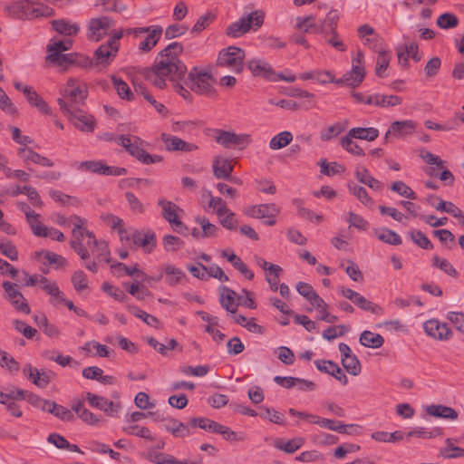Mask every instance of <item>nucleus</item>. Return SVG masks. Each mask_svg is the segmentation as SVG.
Here are the masks:
<instances>
[{
    "instance_id": "obj_1",
    "label": "nucleus",
    "mask_w": 464,
    "mask_h": 464,
    "mask_svg": "<svg viewBox=\"0 0 464 464\" xmlns=\"http://www.w3.org/2000/svg\"><path fill=\"white\" fill-rule=\"evenodd\" d=\"M182 53L183 45L180 43H171L159 53L150 68L143 69V76L160 89L166 86L167 78L172 82L183 79L187 66L179 58Z\"/></svg>"
},
{
    "instance_id": "obj_2",
    "label": "nucleus",
    "mask_w": 464,
    "mask_h": 464,
    "mask_svg": "<svg viewBox=\"0 0 464 464\" xmlns=\"http://www.w3.org/2000/svg\"><path fill=\"white\" fill-rule=\"evenodd\" d=\"M87 96V88L76 85V81L70 79L67 82V86L63 91V97L58 99V104L63 114L66 116L78 109H82L85 104Z\"/></svg>"
},
{
    "instance_id": "obj_3",
    "label": "nucleus",
    "mask_w": 464,
    "mask_h": 464,
    "mask_svg": "<svg viewBox=\"0 0 464 464\" xmlns=\"http://www.w3.org/2000/svg\"><path fill=\"white\" fill-rule=\"evenodd\" d=\"M124 30L114 31L107 42L101 44L93 53L94 67L98 71L107 68L116 58L120 50V40L122 38Z\"/></svg>"
},
{
    "instance_id": "obj_4",
    "label": "nucleus",
    "mask_w": 464,
    "mask_h": 464,
    "mask_svg": "<svg viewBox=\"0 0 464 464\" xmlns=\"http://www.w3.org/2000/svg\"><path fill=\"white\" fill-rule=\"evenodd\" d=\"M184 82L192 92L199 95H205L209 98L218 96L217 90L213 86L215 79L208 72L198 71L197 68H194L188 72Z\"/></svg>"
},
{
    "instance_id": "obj_5",
    "label": "nucleus",
    "mask_w": 464,
    "mask_h": 464,
    "mask_svg": "<svg viewBox=\"0 0 464 464\" xmlns=\"http://www.w3.org/2000/svg\"><path fill=\"white\" fill-rule=\"evenodd\" d=\"M245 51L237 46L222 49L217 59V65L227 67L235 72L240 73L244 69Z\"/></svg>"
},
{
    "instance_id": "obj_6",
    "label": "nucleus",
    "mask_w": 464,
    "mask_h": 464,
    "mask_svg": "<svg viewBox=\"0 0 464 464\" xmlns=\"http://www.w3.org/2000/svg\"><path fill=\"white\" fill-rule=\"evenodd\" d=\"M127 34L139 37L142 34H147L146 38L140 43L139 50L142 53L150 52L160 41L163 28L160 25H150L145 27L128 28L124 30Z\"/></svg>"
},
{
    "instance_id": "obj_7",
    "label": "nucleus",
    "mask_w": 464,
    "mask_h": 464,
    "mask_svg": "<svg viewBox=\"0 0 464 464\" xmlns=\"http://www.w3.org/2000/svg\"><path fill=\"white\" fill-rule=\"evenodd\" d=\"M115 24V21L110 16H100L90 19L87 24L86 36L90 41L99 42L104 36L111 35L114 31L109 33Z\"/></svg>"
},
{
    "instance_id": "obj_8",
    "label": "nucleus",
    "mask_w": 464,
    "mask_h": 464,
    "mask_svg": "<svg viewBox=\"0 0 464 464\" xmlns=\"http://www.w3.org/2000/svg\"><path fill=\"white\" fill-rule=\"evenodd\" d=\"M5 290V298L13 305L18 312L29 314L31 313L28 302L19 290L18 285L9 281H5L2 284Z\"/></svg>"
},
{
    "instance_id": "obj_9",
    "label": "nucleus",
    "mask_w": 464,
    "mask_h": 464,
    "mask_svg": "<svg viewBox=\"0 0 464 464\" xmlns=\"http://www.w3.org/2000/svg\"><path fill=\"white\" fill-rule=\"evenodd\" d=\"M72 42L71 40L63 41H51L47 45V56L45 57L46 63L52 65L63 66L62 57L66 56L62 52L71 49Z\"/></svg>"
},
{
    "instance_id": "obj_10",
    "label": "nucleus",
    "mask_w": 464,
    "mask_h": 464,
    "mask_svg": "<svg viewBox=\"0 0 464 464\" xmlns=\"http://www.w3.org/2000/svg\"><path fill=\"white\" fill-rule=\"evenodd\" d=\"M143 143V140L137 137L133 136V141L130 146L125 149L132 157L136 158L139 161L143 164H154L158 162H161L163 160L162 156L160 155H150L144 149L140 147Z\"/></svg>"
},
{
    "instance_id": "obj_11",
    "label": "nucleus",
    "mask_w": 464,
    "mask_h": 464,
    "mask_svg": "<svg viewBox=\"0 0 464 464\" xmlns=\"http://www.w3.org/2000/svg\"><path fill=\"white\" fill-rule=\"evenodd\" d=\"M86 399L92 407L104 411L111 417L115 416L121 408L120 402H113L105 397L99 396L92 392L86 393Z\"/></svg>"
},
{
    "instance_id": "obj_12",
    "label": "nucleus",
    "mask_w": 464,
    "mask_h": 464,
    "mask_svg": "<svg viewBox=\"0 0 464 464\" xmlns=\"http://www.w3.org/2000/svg\"><path fill=\"white\" fill-rule=\"evenodd\" d=\"M425 333L438 340H447L452 335L451 330L446 323H440L437 319H430L423 324Z\"/></svg>"
},
{
    "instance_id": "obj_13",
    "label": "nucleus",
    "mask_w": 464,
    "mask_h": 464,
    "mask_svg": "<svg viewBox=\"0 0 464 464\" xmlns=\"http://www.w3.org/2000/svg\"><path fill=\"white\" fill-rule=\"evenodd\" d=\"M65 117L73 121L74 126L81 131L92 132L94 130V118L82 109H78Z\"/></svg>"
},
{
    "instance_id": "obj_14",
    "label": "nucleus",
    "mask_w": 464,
    "mask_h": 464,
    "mask_svg": "<svg viewBox=\"0 0 464 464\" xmlns=\"http://www.w3.org/2000/svg\"><path fill=\"white\" fill-rule=\"evenodd\" d=\"M32 0H16L5 7L7 15L20 20L30 19Z\"/></svg>"
},
{
    "instance_id": "obj_15",
    "label": "nucleus",
    "mask_w": 464,
    "mask_h": 464,
    "mask_svg": "<svg viewBox=\"0 0 464 464\" xmlns=\"http://www.w3.org/2000/svg\"><path fill=\"white\" fill-rule=\"evenodd\" d=\"M161 140L165 144L166 150L169 151L190 152L198 150V146L196 144L187 142L176 136H170L166 133H162Z\"/></svg>"
},
{
    "instance_id": "obj_16",
    "label": "nucleus",
    "mask_w": 464,
    "mask_h": 464,
    "mask_svg": "<svg viewBox=\"0 0 464 464\" xmlns=\"http://www.w3.org/2000/svg\"><path fill=\"white\" fill-rule=\"evenodd\" d=\"M52 29L59 34L72 37L79 34L81 26L78 23L72 22L68 19H55L50 22Z\"/></svg>"
},
{
    "instance_id": "obj_17",
    "label": "nucleus",
    "mask_w": 464,
    "mask_h": 464,
    "mask_svg": "<svg viewBox=\"0 0 464 464\" xmlns=\"http://www.w3.org/2000/svg\"><path fill=\"white\" fill-rule=\"evenodd\" d=\"M245 213L254 218H266L277 216L280 208L275 203L259 204L248 208Z\"/></svg>"
},
{
    "instance_id": "obj_18",
    "label": "nucleus",
    "mask_w": 464,
    "mask_h": 464,
    "mask_svg": "<svg viewBox=\"0 0 464 464\" xmlns=\"http://www.w3.org/2000/svg\"><path fill=\"white\" fill-rule=\"evenodd\" d=\"M236 298L238 301L241 297L237 296V294L227 286H219V303L221 306L231 314H235L237 310L238 303L236 302Z\"/></svg>"
},
{
    "instance_id": "obj_19",
    "label": "nucleus",
    "mask_w": 464,
    "mask_h": 464,
    "mask_svg": "<svg viewBox=\"0 0 464 464\" xmlns=\"http://www.w3.org/2000/svg\"><path fill=\"white\" fill-rule=\"evenodd\" d=\"M158 205L161 208V216L170 225H181V220L179 218L178 212H182L183 210L179 208L178 205L165 198H160L158 200Z\"/></svg>"
},
{
    "instance_id": "obj_20",
    "label": "nucleus",
    "mask_w": 464,
    "mask_h": 464,
    "mask_svg": "<svg viewBox=\"0 0 464 464\" xmlns=\"http://www.w3.org/2000/svg\"><path fill=\"white\" fill-rule=\"evenodd\" d=\"M213 175L217 179H222L226 180L232 179V172L234 166L228 159L215 157L212 164Z\"/></svg>"
},
{
    "instance_id": "obj_21",
    "label": "nucleus",
    "mask_w": 464,
    "mask_h": 464,
    "mask_svg": "<svg viewBox=\"0 0 464 464\" xmlns=\"http://www.w3.org/2000/svg\"><path fill=\"white\" fill-rule=\"evenodd\" d=\"M247 68L255 77H262L266 80H272L275 71L266 61L260 59H252L247 63Z\"/></svg>"
},
{
    "instance_id": "obj_22",
    "label": "nucleus",
    "mask_w": 464,
    "mask_h": 464,
    "mask_svg": "<svg viewBox=\"0 0 464 464\" xmlns=\"http://www.w3.org/2000/svg\"><path fill=\"white\" fill-rule=\"evenodd\" d=\"M427 202L434 207L437 210L446 212L454 218H459V217H462V211L457 206H455V204L450 201H444L438 196L430 195L427 198Z\"/></svg>"
},
{
    "instance_id": "obj_23",
    "label": "nucleus",
    "mask_w": 464,
    "mask_h": 464,
    "mask_svg": "<svg viewBox=\"0 0 464 464\" xmlns=\"http://www.w3.org/2000/svg\"><path fill=\"white\" fill-rule=\"evenodd\" d=\"M365 76L364 66L353 64L352 70L346 72L342 78L338 79L335 82L337 84H345L347 86H359L363 81Z\"/></svg>"
},
{
    "instance_id": "obj_24",
    "label": "nucleus",
    "mask_w": 464,
    "mask_h": 464,
    "mask_svg": "<svg viewBox=\"0 0 464 464\" xmlns=\"http://www.w3.org/2000/svg\"><path fill=\"white\" fill-rule=\"evenodd\" d=\"M297 292L304 296L313 306L319 307L324 305V301L323 298L319 296V295L314 291L313 286L304 282H299L296 285Z\"/></svg>"
},
{
    "instance_id": "obj_25",
    "label": "nucleus",
    "mask_w": 464,
    "mask_h": 464,
    "mask_svg": "<svg viewBox=\"0 0 464 464\" xmlns=\"http://www.w3.org/2000/svg\"><path fill=\"white\" fill-rule=\"evenodd\" d=\"M402 102V99L398 95H382V94H372L367 96L366 104L375 105L380 107H392L400 105Z\"/></svg>"
},
{
    "instance_id": "obj_26",
    "label": "nucleus",
    "mask_w": 464,
    "mask_h": 464,
    "mask_svg": "<svg viewBox=\"0 0 464 464\" xmlns=\"http://www.w3.org/2000/svg\"><path fill=\"white\" fill-rule=\"evenodd\" d=\"M339 18L340 16L337 10L333 9L329 11L326 17L319 22L318 34L326 37L329 34V32L337 30Z\"/></svg>"
},
{
    "instance_id": "obj_27",
    "label": "nucleus",
    "mask_w": 464,
    "mask_h": 464,
    "mask_svg": "<svg viewBox=\"0 0 464 464\" xmlns=\"http://www.w3.org/2000/svg\"><path fill=\"white\" fill-rule=\"evenodd\" d=\"M62 63L64 67L67 65H75L80 68L94 67L92 58L77 53H66V56L62 57Z\"/></svg>"
},
{
    "instance_id": "obj_28",
    "label": "nucleus",
    "mask_w": 464,
    "mask_h": 464,
    "mask_svg": "<svg viewBox=\"0 0 464 464\" xmlns=\"http://www.w3.org/2000/svg\"><path fill=\"white\" fill-rule=\"evenodd\" d=\"M131 240L133 241V244L135 246H141V247L147 249L149 252H150L156 245L155 233L151 232V231H148V232L144 233L141 231L136 230L131 235Z\"/></svg>"
},
{
    "instance_id": "obj_29",
    "label": "nucleus",
    "mask_w": 464,
    "mask_h": 464,
    "mask_svg": "<svg viewBox=\"0 0 464 464\" xmlns=\"http://www.w3.org/2000/svg\"><path fill=\"white\" fill-rule=\"evenodd\" d=\"M355 177L359 182L368 186L374 190H382L383 184L370 175L369 170L365 167H358L355 170Z\"/></svg>"
},
{
    "instance_id": "obj_30",
    "label": "nucleus",
    "mask_w": 464,
    "mask_h": 464,
    "mask_svg": "<svg viewBox=\"0 0 464 464\" xmlns=\"http://www.w3.org/2000/svg\"><path fill=\"white\" fill-rule=\"evenodd\" d=\"M426 412L432 417L447 420H456L458 418V412L455 409L444 405H429L426 409Z\"/></svg>"
},
{
    "instance_id": "obj_31",
    "label": "nucleus",
    "mask_w": 464,
    "mask_h": 464,
    "mask_svg": "<svg viewBox=\"0 0 464 464\" xmlns=\"http://www.w3.org/2000/svg\"><path fill=\"white\" fill-rule=\"evenodd\" d=\"M359 343L364 347L377 349L383 345L384 338L380 334L365 330L360 334Z\"/></svg>"
},
{
    "instance_id": "obj_32",
    "label": "nucleus",
    "mask_w": 464,
    "mask_h": 464,
    "mask_svg": "<svg viewBox=\"0 0 464 464\" xmlns=\"http://www.w3.org/2000/svg\"><path fill=\"white\" fill-rule=\"evenodd\" d=\"M416 128L415 121L411 120L396 121L391 124L392 135L396 137H403L414 132Z\"/></svg>"
},
{
    "instance_id": "obj_33",
    "label": "nucleus",
    "mask_w": 464,
    "mask_h": 464,
    "mask_svg": "<svg viewBox=\"0 0 464 464\" xmlns=\"http://www.w3.org/2000/svg\"><path fill=\"white\" fill-rule=\"evenodd\" d=\"M33 233L37 237H49L52 239L59 242H63L65 238L63 232L53 227H47L41 222L38 225L33 226Z\"/></svg>"
},
{
    "instance_id": "obj_34",
    "label": "nucleus",
    "mask_w": 464,
    "mask_h": 464,
    "mask_svg": "<svg viewBox=\"0 0 464 464\" xmlns=\"http://www.w3.org/2000/svg\"><path fill=\"white\" fill-rule=\"evenodd\" d=\"M72 410L76 412L79 418L88 424L94 425L100 421V420L92 411L84 407L83 402L80 400H75L73 401Z\"/></svg>"
},
{
    "instance_id": "obj_35",
    "label": "nucleus",
    "mask_w": 464,
    "mask_h": 464,
    "mask_svg": "<svg viewBox=\"0 0 464 464\" xmlns=\"http://www.w3.org/2000/svg\"><path fill=\"white\" fill-rule=\"evenodd\" d=\"M240 19L243 21V24H248V32L250 30L256 31L264 24L265 13L262 10H256L246 15H243Z\"/></svg>"
},
{
    "instance_id": "obj_36",
    "label": "nucleus",
    "mask_w": 464,
    "mask_h": 464,
    "mask_svg": "<svg viewBox=\"0 0 464 464\" xmlns=\"http://www.w3.org/2000/svg\"><path fill=\"white\" fill-rule=\"evenodd\" d=\"M350 137L354 139L364 140L367 141L375 140L379 137V130L376 128H353L349 131Z\"/></svg>"
},
{
    "instance_id": "obj_37",
    "label": "nucleus",
    "mask_w": 464,
    "mask_h": 464,
    "mask_svg": "<svg viewBox=\"0 0 464 464\" xmlns=\"http://www.w3.org/2000/svg\"><path fill=\"white\" fill-rule=\"evenodd\" d=\"M127 308L130 313H131L134 316L141 319L146 324L156 329L160 328V320L154 315L146 313L145 311L133 304L128 305Z\"/></svg>"
},
{
    "instance_id": "obj_38",
    "label": "nucleus",
    "mask_w": 464,
    "mask_h": 464,
    "mask_svg": "<svg viewBox=\"0 0 464 464\" xmlns=\"http://www.w3.org/2000/svg\"><path fill=\"white\" fill-rule=\"evenodd\" d=\"M295 28L304 33H318V25L314 15L296 17Z\"/></svg>"
},
{
    "instance_id": "obj_39",
    "label": "nucleus",
    "mask_w": 464,
    "mask_h": 464,
    "mask_svg": "<svg viewBox=\"0 0 464 464\" xmlns=\"http://www.w3.org/2000/svg\"><path fill=\"white\" fill-rule=\"evenodd\" d=\"M164 271L166 273L165 282L169 285H176L179 284L186 276L185 273L181 269L177 268L172 265H166Z\"/></svg>"
},
{
    "instance_id": "obj_40",
    "label": "nucleus",
    "mask_w": 464,
    "mask_h": 464,
    "mask_svg": "<svg viewBox=\"0 0 464 464\" xmlns=\"http://www.w3.org/2000/svg\"><path fill=\"white\" fill-rule=\"evenodd\" d=\"M375 236L379 240L392 245L399 246L401 244V237L394 231L388 228H381L375 230Z\"/></svg>"
},
{
    "instance_id": "obj_41",
    "label": "nucleus",
    "mask_w": 464,
    "mask_h": 464,
    "mask_svg": "<svg viewBox=\"0 0 464 464\" xmlns=\"http://www.w3.org/2000/svg\"><path fill=\"white\" fill-rule=\"evenodd\" d=\"M113 86L117 92V94L121 99H125L127 101L134 100V93L131 92L129 85L121 78L116 76L111 77Z\"/></svg>"
},
{
    "instance_id": "obj_42",
    "label": "nucleus",
    "mask_w": 464,
    "mask_h": 464,
    "mask_svg": "<svg viewBox=\"0 0 464 464\" xmlns=\"http://www.w3.org/2000/svg\"><path fill=\"white\" fill-rule=\"evenodd\" d=\"M134 90L137 94L142 95L144 99L150 102L159 113L165 114L167 112L166 107L162 103L158 102L147 91L145 86L142 84H134Z\"/></svg>"
},
{
    "instance_id": "obj_43",
    "label": "nucleus",
    "mask_w": 464,
    "mask_h": 464,
    "mask_svg": "<svg viewBox=\"0 0 464 464\" xmlns=\"http://www.w3.org/2000/svg\"><path fill=\"white\" fill-rule=\"evenodd\" d=\"M195 221L201 227L203 238L218 236L219 228L215 224L210 223L207 217H197Z\"/></svg>"
},
{
    "instance_id": "obj_44",
    "label": "nucleus",
    "mask_w": 464,
    "mask_h": 464,
    "mask_svg": "<svg viewBox=\"0 0 464 464\" xmlns=\"http://www.w3.org/2000/svg\"><path fill=\"white\" fill-rule=\"evenodd\" d=\"M55 374L52 371H40L36 369L30 381L39 388H45L51 382Z\"/></svg>"
},
{
    "instance_id": "obj_45",
    "label": "nucleus",
    "mask_w": 464,
    "mask_h": 464,
    "mask_svg": "<svg viewBox=\"0 0 464 464\" xmlns=\"http://www.w3.org/2000/svg\"><path fill=\"white\" fill-rule=\"evenodd\" d=\"M349 191L354 195L364 206L372 207L373 200L368 195L366 189L353 182L348 183Z\"/></svg>"
},
{
    "instance_id": "obj_46",
    "label": "nucleus",
    "mask_w": 464,
    "mask_h": 464,
    "mask_svg": "<svg viewBox=\"0 0 464 464\" xmlns=\"http://www.w3.org/2000/svg\"><path fill=\"white\" fill-rule=\"evenodd\" d=\"M49 196L55 201L63 206H79L80 200L72 196L64 194L63 192L56 189H51Z\"/></svg>"
},
{
    "instance_id": "obj_47",
    "label": "nucleus",
    "mask_w": 464,
    "mask_h": 464,
    "mask_svg": "<svg viewBox=\"0 0 464 464\" xmlns=\"http://www.w3.org/2000/svg\"><path fill=\"white\" fill-rule=\"evenodd\" d=\"M378 56L376 60V68L375 73L379 77H384V72L389 66L391 61V52H388L384 49L377 52Z\"/></svg>"
},
{
    "instance_id": "obj_48",
    "label": "nucleus",
    "mask_w": 464,
    "mask_h": 464,
    "mask_svg": "<svg viewBox=\"0 0 464 464\" xmlns=\"http://www.w3.org/2000/svg\"><path fill=\"white\" fill-rule=\"evenodd\" d=\"M303 444L304 439L294 438L286 442H284L282 440H278L276 441L275 447L278 450H284L285 453L292 454L299 450Z\"/></svg>"
},
{
    "instance_id": "obj_49",
    "label": "nucleus",
    "mask_w": 464,
    "mask_h": 464,
    "mask_svg": "<svg viewBox=\"0 0 464 464\" xmlns=\"http://www.w3.org/2000/svg\"><path fill=\"white\" fill-rule=\"evenodd\" d=\"M452 439H447V447L440 449V455L445 459H456L464 457V449L453 445Z\"/></svg>"
},
{
    "instance_id": "obj_50",
    "label": "nucleus",
    "mask_w": 464,
    "mask_h": 464,
    "mask_svg": "<svg viewBox=\"0 0 464 464\" xmlns=\"http://www.w3.org/2000/svg\"><path fill=\"white\" fill-rule=\"evenodd\" d=\"M292 140L293 135L290 131H282L271 139L269 147L272 150H280L290 144Z\"/></svg>"
},
{
    "instance_id": "obj_51",
    "label": "nucleus",
    "mask_w": 464,
    "mask_h": 464,
    "mask_svg": "<svg viewBox=\"0 0 464 464\" xmlns=\"http://www.w3.org/2000/svg\"><path fill=\"white\" fill-rule=\"evenodd\" d=\"M55 11L53 8L43 4H37L35 5L34 2L32 0L30 19L38 17H53Z\"/></svg>"
},
{
    "instance_id": "obj_52",
    "label": "nucleus",
    "mask_w": 464,
    "mask_h": 464,
    "mask_svg": "<svg viewBox=\"0 0 464 464\" xmlns=\"http://www.w3.org/2000/svg\"><path fill=\"white\" fill-rule=\"evenodd\" d=\"M355 305L364 311L371 312L374 314H380L382 313V308L376 304L372 303L361 294L357 295V297L353 302Z\"/></svg>"
},
{
    "instance_id": "obj_53",
    "label": "nucleus",
    "mask_w": 464,
    "mask_h": 464,
    "mask_svg": "<svg viewBox=\"0 0 464 464\" xmlns=\"http://www.w3.org/2000/svg\"><path fill=\"white\" fill-rule=\"evenodd\" d=\"M342 365L353 376H357L362 371L361 362L355 354L349 356L348 358H342Z\"/></svg>"
},
{
    "instance_id": "obj_54",
    "label": "nucleus",
    "mask_w": 464,
    "mask_h": 464,
    "mask_svg": "<svg viewBox=\"0 0 464 464\" xmlns=\"http://www.w3.org/2000/svg\"><path fill=\"white\" fill-rule=\"evenodd\" d=\"M261 411L258 413V415L266 420H268L269 421L279 424V425H285V420L284 415L274 410L267 407H261Z\"/></svg>"
},
{
    "instance_id": "obj_55",
    "label": "nucleus",
    "mask_w": 464,
    "mask_h": 464,
    "mask_svg": "<svg viewBox=\"0 0 464 464\" xmlns=\"http://www.w3.org/2000/svg\"><path fill=\"white\" fill-rule=\"evenodd\" d=\"M354 137H350L349 132L340 140L341 146L349 153L356 156H364L363 150L353 140Z\"/></svg>"
},
{
    "instance_id": "obj_56",
    "label": "nucleus",
    "mask_w": 464,
    "mask_h": 464,
    "mask_svg": "<svg viewBox=\"0 0 464 464\" xmlns=\"http://www.w3.org/2000/svg\"><path fill=\"white\" fill-rule=\"evenodd\" d=\"M248 32V24H243V21H236L229 24L226 29V34L229 37L238 38Z\"/></svg>"
},
{
    "instance_id": "obj_57",
    "label": "nucleus",
    "mask_w": 464,
    "mask_h": 464,
    "mask_svg": "<svg viewBox=\"0 0 464 464\" xmlns=\"http://www.w3.org/2000/svg\"><path fill=\"white\" fill-rule=\"evenodd\" d=\"M208 196L209 198L208 208L215 210L218 218L224 216L228 210L226 201L222 198L212 196L210 191L208 192Z\"/></svg>"
},
{
    "instance_id": "obj_58",
    "label": "nucleus",
    "mask_w": 464,
    "mask_h": 464,
    "mask_svg": "<svg viewBox=\"0 0 464 464\" xmlns=\"http://www.w3.org/2000/svg\"><path fill=\"white\" fill-rule=\"evenodd\" d=\"M80 167L86 171L104 175L107 164L104 163L102 160H86L81 162Z\"/></svg>"
},
{
    "instance_id": "obj_59",
    "label": "nucleus",
    "mask_w": 464,
    "mask_h": 464,
    "mask_svg": "<svg viewBox=\"0 0 464 464\" xmlns=\"http://www.w3.org/2000/svg\"><path fill=\"white\" fill-rule=\"evenodd\" d=\"M345 130V126L342 123H334L326 129H324L320 133V139L323 141L331 140L333 138L338 136Z\"/></svg>"
},
{
    "instance_id": "obj_60",
    "label": "nucleus",
    "mask_w": 464,
    "mask_h": 464,
    "mask_svg": "<svg viewBox=\"0 0 464 464\" xmlns=\"http://www.w3.org/2000/svg\"><path fill=\"white\" fill-rule=\"evenodd\" d=\"M459 24V18L450 13H445L437 19V25L442 29L454 28Z\"/></svg>"
},
{
    "instance_id": "obj_61",
    "label": "nucleus",
    "mask_w": 464,
    "mask_h": 464,
    "mask_svg": "<svg viewBox=\"0 0 464 464\" xmlns=\"http://www.w3.org/2000/svg\"><path fill=\"white\" fill-rule=\"evenodd\" d=\"M216 18V15L212 13H207L204 15H201L194 26L191 29V34H200L204 29H206Z\"/></svg>"
},
{
    "instance_id": "obj_62",
    "label": "nucleus",
    "mask_w": 464,
    "mask_h": 464,
    "mask_svg": "<svg viewBox=\"0 0 464 464\" xmlns=\"http://www.w3.org/2000/svg\"><path fill=\"white\" fill-rule=\"evenodd\" d=\"M321 173L326 176H334L344 171V167L337 162L328 163L326 160H321L319 162Z\"/></svg>"
},
{
    "instance_id": "obj_63",
    "label": "nucleus",
    "mask_w": 464,
    "mask_h": 464,
    "mask_svg": "<svg viewBox=\"0 0 464 464\" xmlns=\"http://www.w3.org/2000/svg\"><path fill=\"white\" fill-rule=\"evenodd\" d=\"M411 240L423 249H432L433 245L430 240L420 230H411L410 232Z\"/></svg>"
},
{
    "instance_id": "obj_64",
    "label": "nucleus",
    "mask_w": 464,
    "mask_h": 464,
    "mask_svg": "<svg viewBox=\"0 0 464 464\" xmlns=\"http://www.w3.org/2000/svg\"><path fill=\"white\" fill-rule=\"evenodd\" d=\"M0 253L12 261L18 259V251L10 240L5 239L0 241Z\"/></svg>"
}]
</instances>
